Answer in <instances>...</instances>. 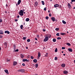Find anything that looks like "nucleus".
Listing matches in <instances>:
<instances>
[{
	"mask_svg": "<svg viewBox=\"0 0 75 75\" xmlns=\"http://www.w3.org/2000/svg\"><path fill=\"white\" fill-rule=\"evenodd\" d=\"M60 35H66V34H65L64 33H60Z\"/></svg>",
	"mask_w": 75,
	"mask_h": 75,
	"instance_id": "nucleus-17",
	"label": "nucleus"
},
{
	"mask_svg": "<svg viewBox=\"0 0 75 75\" xmlns=\"http://www.w3.org/2000/svg\"><path fill=\"white\" fill-rule=\"evenodd\" d=\"M38 64H35V68H38Z\"/></svg>",
	"mask_w": 75,
	"mask_h": 75,
	"instance_id": "nucleus-23",
	"label": "nucleus"
},
{
	"mask_svg": "<svg viewBox=\"0 0 75 75\" xmlns=\"http://www.w3.org/2000/svg\"><path fill=\"white\" fill-rule=\"evenodd\" d=\"M35 6H38V2H35Z\"/></svg>",
	"mask_w": 75,
	"mask_h": 75,
	"instance_id": "nucleus-20",
	"label": "nucleus"
},
{
	"mask_svg": "<svg viewBox=\"0 0 75 75\" xmlns=\"http://www.w3.org/2000/svg\"><path fill=\"white\" fill-rule=\"evenodd\" d=\"M21 0H19L18 2V5H19L20 3H21Z\"/></svg>",
	"mask_w": 75,
	"mask_h": 75,
	"instance_id": "nucleus-19",
	"label": "nucleus"
},
{
	"mask_svg": "<svg viewBox=\"0 0 75 75\" xmlns=\"http://www.w3.org/2000/svg\"><path fill=\"white\" fill-rule=\"evenodd\" d=\"M37 38H39L40 37V36L38 35L37 36Z\"/></svg>",
	"mask_w": 75,
	"mask_h": 75,
	"instance_id": "nucleus-43",
	"label": "nucleus"
},
{
	"mask_svg": "<svg viewBox=\"0 0 75 75\" xmlns=\"http://www.w3.org/2000/svg\"><path fill=\"white\" fill-rule=\"evenodd\" d=\"M49 16L50 17H51L52 15H51V13H49Z\"/></svg>",
	"mask_w": 75,
	"mask_h": 75,
	"instance_id": "nucleus-45",
	"label": "nucleus"
},
{
	"mask_svg": "<svg viewBox=\"0 0 75 75\" xmlns=\"http://www.w3.org/2000/svg\"><path fill=\"white\" fill-rule=\"evenodd\" d=\"M30 58H31V59H34V57L32 56H30Z\"/></svg>",
	"mask_w": 75,
	"mask_h": 75,
	"instance_id": "nucleus-40",
	"label": "nucleus"
},
{
	"mask_svg": "<svg viewBox=\"0 0 75 75\" xmlns=\"http://www.w3.org/2000/svg\"><path fill=\"white\" fill-rule=\"evenodd\" d=\"M71 2H73V1H75V0H71Z\"/></svg>",
	"mask_w": 75,
	"mask_h": 75,
	"instance_id": "nucleus-47",
	"label": "nucleus"
},
{
	"mask_svg": "<svg viewBox=\"0 0 75 75\" xmlns=\"http://www.w3.org/2000/svg\"><path fill=\"white\" fill-rule=\"evenodd\" d=\"M51 19H52V20L53 21H54L55 18L54 17H52L51 18Z\"/></svg>",
	"mask_w": 75,
	"mask_h": 75,
	"instance_id": "nucleus-14",
	"label": "nucleus"
},
{
	"mask_svg": "<svg viewBox=\"0 0 75 75\" xmlns=\"http://www.w3.org/2000/svg\"><path fill=\"white\" fill-rule=\"evenodd\" d=\"M22 10V11H25V9H23V10Z\"/></svg>",
	"mask_w": 75,
	"mask_h": 75,
	"instance_id": "nucleus-56",
	"label": "nucleus"
},
{
	"mask_svg": "<svg viewBox=\"0 0 75 75\" xmlns=\"http://www.w3.org/2000/svg\"><path fill=\"white\" fill-rule=\"evenodd\" d=\"M22 65L23 66H25V64L24 63H23Z\"/></svg>",
	"mask_w": 75,
	"mask_h": 75,
	"instance_id": "nucleus-48",
	"label": "nucleus"
},
{
	"mask_svg": "<svg viewBox=\"0 0 75 75\" xmlns=\"http://www.w3.org/2000/svg\"><path fill=\"white\" fill-rule=\"evenodd\" d=\"M16 47H15V46H14V49L16 50Z\"/></svg>",
	"mask_w": 75,
	"mask_h": 75,
	"instance_id": "nucleus-49",
	"label": "nucleus"
},
{
	"mask_svg": "<svg viewBox=\"0 0 75 75\" xmlns=\"http://www.w3.org/2000/svg\"><path fill=\"white\" fill-rule=\"evenodd\" d=\"M26 21H30V19H29V18H26Z\"/></svg>",
	"mask_w": 75,
	"mask_h": 75,
	"instance_id": "nucleus-21",
	"label": "nucleus"
},
{
	"mask_svg": "<svg viewBox=\"0 0 75 75\" xmlns=\"http://www.w3.org/2000/svg\"><path fill=\"white\" fill-rule=\"evenodd\" d=\"M45 18H46V20H48V18H49V17H48V16H46L45 17Z\"/></svg>",
	"mask_w": 75,
	"mask_h": 75,
	"instance_id": "nucleus-36",
	"label": "nucleus"
},
{
	"mask_svg": "<svg viewBox=\"0 0 75 75\" xmlns=\"http://www.w3.org/2000/svg\"><path fill=\"white\" fill-rule=\"evenodd\" d=\"M58 51V49H57V48H56L55 50V52H57V51Z\"/></svg>",
	"mask_w": 75,
	"mask_h": 75,
	"instance_id": "nucleus-31",
	"label": "nucleus"
},
{
	"mask_svg": "<svg viewBox=\"0 0 75 75\" xmlns=\"http://www.w3.org/2000/svg\"><path fill=\"white\" fill-rule=\"evenodd\" d=\"M23 39L24 40L26 39V38L25 37H24L23 38Z\"/></svg>",
	"mask_w": 75,
	"mask_h": 75,
	"instance_id": "nucleus-41",
	"label": "nucleus"
},
{
	"mask_svg": "<svg viewBox=\"0 0 75 75\" xmlns=\"http://www.w3.org/2000/svg\"><path fill=\"white\" fill-rule=\"evenodd\" d=\"M61 38L60 37H58L57 38V40H61Z\"/></svg>",
	"mask_w": 75,
	"mask_h": 75,
	"instance_id": "nucleus-37",
	"label": "nucleus"
},
{
	"mask_svg": "<svg viewBox=\"0 0 75 75\" xmlns=\"http://www.w3.org/2000/svg\"><path fill=\"white\" fill-rule=\"evenodd\" d=\"M41 57V53H40V52H38V58H40Z\"/></svg>",
	"mask_w": 75,
	"mask_h": 75,
	"instance_id": "nucleus-11",
	"label": "nucleus"
},
{
	"mask_svg": "<svg viewBox=\"0 0 75 75\" xmlns=\"http://www.w3.org/2000/svg\"><path fill=\"white\" fill-rule=\"evenodd\" d=\"M53 42H56V39L55 38H54L53 39Z\"/></svg>",
	"mask_w": 75,
	"mask_h": 75,
	"instance_id": "nucleus-25",
	"label": "nucleus"
},
{
	"mask_svg": "<svg viewBox=\"0 0 75 75\" xmlns=\"http://www.w3.org/2000/svg\"><path fill=\"white\" fill-rule=\"evenodd\" d=\"M63 55H64V56H65V54H63Z\"/></svg>",
	"mask_w": 75,
	"mask_h": 75,
	"instance_id": "nucleus-60",
	"label": "nucleus"
},
{
	"mask_svg": "<svg viewBox=\"0 0 75 75\" xmlns=\"http://www.w3.org/2000/svg\"><path fill=\"white\" fill-rule=\"evenodd\" d=\"M44 10L45 11H46L47 10V8L45 7L44 8Z\"/></svg>",
	"mask_w": 75,
	"mask_h": 75,
	"instance_id": "nucleus-38",
	"label": "nucleus"
},
{
	"mask_svg": "<svg viewBox=\"0 0 75 75\" xmlns=\"http://www.w3.org/2000/svg\"><path fill=\"white\" fill-rule=\"evenodd\" d=\"M23 25H21L20 26V28H21V29H23Z\"/></svg>",
	"mask_w": 75,
	"mask_h": 75,
	"instance_id": "nucleus-26",
	"label": "nucleus"
},
{
	"mask_svg": "<svg viewBox=\"0 0 75 75\" xmlns=\"http://www.w3.org/2000/svg\"><path fill=\"white\" fill-rule=\"evenodd\" d=\"M48 40V37H46L45 38V39H44L43 41L44 42H46V41H47Z\"/></svg>",
	"mask_w": 75,
	"mask_h": 75,
	"instance_id": "nucleus-2",
	"label": "nucleus"
},
{
	"mask_svg": "<svg viewBox=\"0 0 75 75\" xmlns=\"http://www.w3.org/2000/svg\"><path fill=\"white\" fill-rule=\"evenodd\" d=\"M23 62H25V61H26V62H28V60L26 59H23Z\"/></svg>",
	"mask_w": 75,
	"mask_h": 75,
	"instance_id": "nucleus-6",
	"label": "nucleus"
},
{
	"mask_svg": "<svg viewBox=\"0 0 75 75\" xmlns=\"http://www.w3.org/2000/svg\"><path fill=\"white\" fill-rule=\"evenodd\" d=\"M17 64V62H14L13 63V65L14 66H15V65H16Z\"/></svg>",
	"mask_w": 75,
	"mask_h": 75,
	"instance_id": "nucleus-5",
	"label": "nucleus"
},
{
	"mask_svg": "<svg viewBox=\"0 0 75 75\" xmlns=\"http://www.w3.org/2000/svg\"><path fill=\"white\" fill-rule=\"evenodd\" d=\"M62 22L63 24H66V22H65L64 20H62Z\"/></svg>",
	"mask_w": 75,
	"mask_h": 75,
	"instance_id": "nucleus-24",
	"label": "nucleus"
},
{
	"mask_svg": "<svg viewBox=\"0 0 75 75\" xmlns=\"http://www.w3.org/2000/svg\"><path fill=\"white\" fill-rule=\"evenodd\" d=\"M55 30L56 31H59V28H56Z\"/></svg>",
	"mask_w": 75,
	"mask_h": 75,
	"instance_id": "nucleus-29",
	"label": "nucleus"
},
{
	"mask_svg": "<svg viewBox=\"0 0 75 75\" xmlns=\"http://www.w3.org/2000/svg\"><path fill=\"white\" fill-rule=\"evenodd\" d=\"M35 40H38L37 38H35Z\"/></svg>",
	"mask_w": 75,
	"mask_h": 75,
	"instance_id": "nucleus-53",
	"label": "nucleus"
},
{
	"mask_svg": "<svg viewBox=\"0 0 75 75\" xmlns=\"http://www.w3.org/2000/svg\"><path fill=\"white\" fill-rule=\"evenodd\" d=\"M48 53H47L45 54V57H48Z\"/></svg>",
	"mask_w": 75,
	"mask_h": 75,
	"instance_id": "nucleus-30",
	"label": "nucleus"
},
{
	"mask_svg": "<svg viewBox=\"0 0 75 75\" xmlns=\"http://www.w3.org/2000/svg\"><path fill=\"white\" fill-rule=\"evenodd\" d=\"M18 72H23L25 71V70L23 69H21L18 70Z\"/></svg>",
	"mask_w": 75,
	"mask_h": 75,
	"instance_id": "nucleus-3",
	"label": "nucleus"
},
{
	"mask_svg": "<svg viewBox=\"0 0 75 75\" xmlns=\"http://www.w3.org/2000/svg\"><path fill=\"white\" fill-rule=\"evenodd\" d=\"M43 31L45 32V31L46 30H45V29H43Z\"/></svg>",
	"mask_w": 75,
	"mask_h": 75,
	"instance_id": "nucleus-50",
	"label": "nucleus"
},
{
	"mask_svg": "<svg viewBox=\"0 0 75 75\" xmlns=\"http://www.w3.org/2000/svg\"><path fill=\"white\" fill-rule=\"evenodd\" d=\"M48 13H50V11H48Z\"/></svg>",
	"mask_w": 75,
	"mask_h": 75,
	"instance_id": "nucleus-63",
	"label": "nucleus"
},
{
	"mask_svg": "<svg viewBox=\"0 0 75 75\" xmlns=\"http://www.w3.org/2000/svg\"><path fill=\"white\" fill-rule=\"evenodd\" d=\"M15 51H16V52H18V49H16Z\"/></svg>",
	"mask_w": 75,
	"mask_h": 75,
	"instance_id": "nucleus-44",
	"label": "nucleus"
},
{
	"mask_svg": "<svg viewBox=\"0 0 75 75\" xmlns=\"http://www.w3.org/2000/svg\"><path fill=\"white\" fill-rule=\"evenodd\" d=\"M8 45V43L7 42H5L4 43V45L5 47H7V45Z\"/></svg>",
	"mask_w": 75,
	"mask_h": 75,
	"instance_id": "nucleus-4",
	"label": "nucleus"
},
{
	"mask_svg": "<svg viewBox=\"0 0 75 75\" xmlns=\"http://www.w3.org/2000/svg\"><path fill=\"white\" fill-rule=\"evenodd\" d=\"M57 58H57V57H55L54 58L55 60H56V61H57Z\"/></svg>",
	"mask_w": 75,
	"mask_h": 75,
	"instance_id": "nucleus-35",
	"label": "nucleus"
},
{
	"mask_svg": "<svg viewBox=\"0 0 75 75\" xmlns=\"http://www.w3.org/2000/svg\"><path fill=\"white\" fill-rule=\"evenodd\" d=\"M59 6V4H56L54 5V7L56 8V7H58Z\"/></svg>",
	"mask_w": 75,
	"mask_h": 75,
	"instance_id": "nucleus-8",
	"label": "nucleus"
},
{
	"mask_svg": "<svg viewBox=\"0 0 75 75\" xmlns=\"http://www.w3.org/2000/svg\"><path fill=\"white\" fill-rule=\"evenodd\" d=\"M68 6L69 7H71V4H68Z\"/></svg>",
	"mask_w": 75,
	"mask_h": 75,
	"instance_id": "nucleus-27",
	"label": "nucleus"
},
{
	"mask_svg": "<svg viewBox=\"0 0 75 75\" xmlns=\"http://www.w3.org/2000/svg\"><path fill=\"white\" fill-rule=\"evenodd\" d=\"M73 9H75V7H74L73 8Z\"/></svg>",
	"mask_w": 75,
	"mask_h": 75,
	"instance_id": "nucleus-59",
	"label": "nucleus"
},
{
	"mask_svg": "<svg viewBox=\"0 0 75 75\" xmlns=\"http://www.w3.org/2000/svg\"><path fill=\"white\" fill-rule=\"evenodd\" d=\"M5 33H7L8 34H10V32H9V31H5Z\"/></svg>",
	"mask_w": 75,
	"mask_h": 75,
	"instance_id": "nucleus-13",
	"label": "nucleus"
},
{
	"mask_svg": "<svg viewBox=\"0 0 75 75\" xmlns=\"http://www.w3.org/2000/svg\"><path fill=\"white\" fill-rule=\"evenodd\" d=\"M67 45L69 46H71V44L69 43H67Z\"/></svg>",
	"mask_w": 75,
	"mask_h": 75,
	"instance_id": "nucleus-28",
	"label": "nucleus"
},
{
	"mask_svg": "<svg viewBox=\"0 0 75 75\" xmlns=\"http://www.w3.org/2000/svg\"><path fill=\"white\" fill-rule=\"evenodd\" d=\"M61 66L63 67V68H64L65 67V64H63L61 65Z\"/></svg>",
	"mask_w": 75,
	"mask_h": 75,
	"instance_id": "nucleus-9",
	"label": "nucleus"
},
{
	"mask_svg": "<svg viewBox=\"0 0 75 75\" xmlns=\"http://www.w3.org/2000/svg\"><path fill=\"white\" fill-rule=\"evenodd\" d=\"M21 58H23V57H24V54H21Z\"/></svg>",
	"mask_w": 75,
	"mask_h": 75,
	"instance_id": "nucleus-15",
	"label": "nucleus"
},
{
	"mask_svg": "<svg viewBox=\"0 0 75 75\" xmlns=\"http://www.w3.org/2000/svg\"><path fill=\"white\" fill-rule=\"evenodd\" d=\"M56 35L57 36H59V33H57L56 34Z\"/></svg>",
	"mask_w": 75,
	"mask_h": 75,
	"instance_id": "nucleus-32",
	"label": "nucleus"
},
{
	"mask_svg": "<svg viewBox=\"0 0 75 75\" xmlns=\"http://www.w3.org/2000/svg\"><path fill=\"white\" fill-rule=\"evenodd\" d=\"M4 34L3 31V30H0V34L2 35Z\"/></svg>",
	"mask_w": 75,
	"mask_h": 75,
	"instance_id": "nucleus-12",
	"label": "nucleus"
},
{
	"mask_svg": "<svg viewBox=\"0 0 75 75\" xmlns=\"http://www.w3.org/2000/svg\"><path fill=\"white\" fill-rule=\"evenodd\" d=\"M68 50L69 52H72V50L71 48L68 49Z\"/></svg>",
	"mask_w": 75,
	"mask_h": 75,
	"instance_id": "nucleus-10",
	"label": "nucleus"
},
{
	"mask_svg": "<svg viewBox=\"0 0 75 75\" xmlns=\"http://www.w3.org/2000/svg\"><path fill=\"white\" fill-rule=\"evenodd\" d=\"M62 50H64V49H65V47H63L62 48Z\"/></svg>",
	"mask_w": 75,
	"mask_h": 75,
	"instance_id": "nucleus-42",
	"label": "nucleus"
},
{
	"mask_svg": "<svg viewBox=\"0 0 75 75\" xmlns=\"http://www.w3.org/2000/svg\"><path fill=\"white\" fill-rule=\"evenodd\" d=\"M59 7H60L61 8V7H62V6L61 5H60V6H59Z\"/></svg>",
	"mask_w": 75,
	"mask_h": 75,
	"instance_id": "nucleus-55",
	"label": "nucleus"
},
{
	"mask_svg": "<svg viewBox=\"0 0 75 75\" xmlns=\"http://www.w3.org/2000/svg\"><path fill=\"white\" fill-rule=\"evenodd\" d=\"M68 71H63V73L64 74H68Z\"/></svg>",
	"mask_w": 75,
	"mask_h": 75,
	"instance_id": "nucleus-16",
	"label": "nucleus"
},
{
	"mask_svg": "<svg viewBox=\"0 0 75 75\" xmlns=\"http://www.w3.org/2000/svg\"><path fill=\"white\" fill-rule=\"evenodd\" d=\"M8 6V5H7V4H6V7H7Z\"/></svg>",
	"mask_w": 75,
	"mask_h": 75,
	"instance_id": "nucleus-57",
	"label": "nucleus"
},
{
	"mask_svg": "<svg viewBox=\"0 0 75 75\" xmlns=\"http://www.w3.org/2000/svg\"><path fill=\"white\" fill-rule=\"evenodd\" d=\"M4 71L6 73V74H8V70L7 69H6L4 70Z\"/></svg>",
	"mask_w": 75,
	"mask_h": 75,
	"instance_id": "nucleus-7",
	"label": "nucleus"
},
{
	"mask_svg": "<svg viewBox=\"0 0 75 75\" xmlns=\"http://www.w3.org/2000/svg\"><path fill=\"white\" fill-rule=\"evenodd\" d=\"M27 58H30V56H27Z\"/></svg>",
	"mask_w": 75,
	"mask_h": 75,
	"instance_id": "nucleus-54",
	"label": "nucleus"
},
{
	"mask_svg": "<svg viewBox=\"0 0 75 75\" xmlns=\"http://www.w3.org/2000/svg\"><path fill=\"white\" fill-rule=\"evenodd\" d=\"M2 19H0V23H1L2 22Z\"/></svg>",
	"mask_w": 75,
	"mask_h": 75,
	"instance_id": "nucleus-39",
	"label": "nucleus"
},
{
	"mask_svg": "<svg viewBox=\"0 0 75 75\" xmlns=\"http://www.w3.org/2000/svg\"><path fill=\"white\" fill-rule=\"evenodd\" d=\"M7 61H8L9 62V61H10V60H7Z\"/></svg>",
	"mask_w": 75,
	"mask_h": 75,
	"instance_id": "nucleus-62",
	"label": "nucleus"
},
{
	"mask_svg": "<svg viewBox=\"0 0 75 75\" xmlns=\"http://www.w3.org/2000/svg\"><path fill=\"white\" fill-rule=\"evenodd\" d=\"M5 13H7V12L6 11H5Z\"/></svg>",
	"mask_w": 75,
	"mask_h": 75,
	"instance_id": "nucleus-61",
	"label": "nucleus"
},
{
	"mask_svg": "<svg viewBox=\"0 0 75 75\" xmlns=\"http://www.w3.org/2000/svg\"><path fill=\"white\" fill-rule=\"evenodd\" d=\"M24 13V11H23V10H21L20 12H19V14L20 16H23L24 15V13Z\"/></svg>",
	"mask_w": 75,
	"mask_h": 75,
	"instance_id": "nucleus-1",
	"label": "nucleus"
},
{
	"mask_svg": "<svg viewBox=\"0 0 75 75\" xmlns=\"http://www.w3.org/2000/svg\"><path fill=\"white\" fill-rule=\"evenodd\" d=\"M0 38H3V36H2V35H0Z\"/></svg>",
	"mask_w": 75,
	"mask_h": 75,
	"instance_id": "nucleus-46",
	"label": "nucleus"
},
{
	"mask_svg": "<svg viewBox=\"0 0 75 75\" xmlns=\"http://www.w3.org/2000/svg\"><path fill=\"white\" fill-rule=\"evenodd\" d=\"M26 49H28V47H26Z\"/></svg>",
	"mask_w": 75,
	"mask_h": 75,
	"instance_id": "nucleus-58",
	"label": "nucleus"
},
{
	"mask_svg": "<svg viewBox=\"0 0 75 75\" xmlns=\"http://www.w3.org/2000/svg\"><path fill=\"white\" fill-rule=\"evenodd\" d=\"M27 42H30V39H28L27 40Z\"/></svg>",
	"mask_w": 75,
	"mask_h": 75,
	"instance_id": "nucleus-34",
	"label": "nucleus"
},
{
	"mask_svg": "<svg viewBox=\"0 0 75 75\" xmlns=\"http://www.w3.org/2000/svg\"><path fill=\"white\" fill-rule=\"evenodd\" d=\"M33 61L35 63H36L37 62V59H35L33 60Z\"/></svg>",
	"mask_w": 75,
	"mask_h": 75,
	"instance_id": "nucleus-18",
	"label": "nucleus"
},
{
	"mask_svg": "<svg viewBox=\"0 0 75 75\" xmlns=\"http://www.w3.org/2000/svg\"><path fill=\"white\" fill-rule=\"evenodd\" d=\"M42 5H44V4H45L44 2V1H42Z\"/></svg>",
	"mask_w": 75,
	"mask_h": 75,
	"instance_id": "nucleus-33",
	"label": "nucleus"
},
{
	"mask_svg": "<svg viewBox=\"0 0 75 75\" xmlns=\"http://www.w3.org/2000/svg\"><path fill=\"white\" fill-rule=\"evenodd\" d=\"M74 62L75 63V60H74Z\"/></svg>",
	"mask_w": 75,
	"mask_h": 75,
	"instance_id": "nucleus-64",
	"label": "nucleus"
},
{
	"mask_svg": "<svg viewBox=\"0 0 75 75\" xmlns=\"http://www.w3.org/2000/svg\"><path fill=\"white\" fill-rule=\"evenodd\" d=\"M15 21H18V20L17 19H15Z\"/></svg>",
	"mask_w": 75,
	"mask_h": 75,
	"instance_id": "nucleus-52",
	"label": "nucleus"
},
{
	"mask_svg": "<svg viewBox=\"0 0 75 75\" xmlns=\"http://www.w3.org/2000/svg\"><path fill=\"white\" fill-rule=\"evenodd\" d=\"M18 18H19L20 17V16H18L17 17Z\"/></svg>",
	"mask_w": 75,
	"mask_h": 75,
	"instance_id": "nucleus-51",
	"label": "nucleus"
},
{
	"mask_svg": "<svg viewBox=\"0 0 75 75\" xmlns=\"http://www.w3.org/2000/svg\"><path fill=\"white\" fill-rule=\"evenodd\" d=\"M47 37H49V38L51 37V35H47Z\"/></svg>",
	"mask_w": 75,
	"mask_h": 75,
	"instance_id": "nucleus-22",
	"label": "nucleus"
}]
</instances>
